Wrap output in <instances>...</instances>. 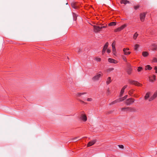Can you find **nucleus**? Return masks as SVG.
I'll return each instance as SVG.
<instances>
[{
	"mask_svg": "<svg viewBox=\"0 0 157 157\" xmlns=\"http://www.w3.org/2000/svg\"><path fill=\"white\" fill-rule=\"evenodd\" d=\"M102 75L101 72H99V73H97L96 75L93 77L92 79L94 81L98 80L102 76Z\"/></svg>",
	"mask_w": 157,
	"mask_h": 157,
	"instance_id": "obj_1",
	"label": "nucleus"
},
{
	"mask_svg": "<svg viewBox=\"0 0 157 157\" xmlns=\"http://www.w3.org/2000/svg\"><path fill=\"white\" fill-rule=\"evenodd\" d=\"M128 96L127 95H125L124 96L123 98H120L119 99H118L112 102L110 105H112L114 104H115L117 103V102H119L122 101H123L125 99H126L127 98V97Z\"/></svg>",
	"mask_w": 157,
	"mask_h": 157,
	"instance_id": "obj_2",
	"label": "nucleus"
},
{
	"mask_svg": "<svg viewBox=\"0 0 157 157\" xmlns=\"http://www.w3.org/2000/svg\"><path fill=\"white\" fill-rule=\"evenodd\" d=\"M126 110V111H131L133 112H135L136 111L135 109L134 108L126 107L122 108V111H125Z\"/></svg>",
	"mask_w": 157,
	"mask_h": 157,
	"instance_id": "obj_3",
	"label": "nucleus"
},
{
	"mask_svg": "<svg viewBox=\"0 0 157 157\" xmlns=\"http://www.w3.org/2000/svg\"><path fill=\"white\" fill-rule=\"evenodd\" d=\"M128 82L131 84L134 85L138 86H141L142 85L136 81L129 80Z\"/></svg>",
	"mask_w": 157,
	"mask_h": 157,
	"instance_id": "obj_4",
	"label": "nucleus"
},
{
	"mask_svg": "<svg viewBox=\"0 0 157 157\" xmlns=\"http://www.w3.org/2000/svg\"><path fill=\"white\" fill-rule=\"evenodd\" d=\"M71 6L73 8L75 9H77L79 7V5L78 3L77 2H72L71 3Z\"/></svg>",
	"mask_w": 157,
	"mask_h": 157,
	"instance_id": "obj_5",
	"label": "nucleus"
},
{
	"mask_svg": "<svg viewBox=\"0 0 157 157\" xmlns=\"http://www.w3.org/2000/svg\"><path fill=\"white\" fill-rule=\"evenodd\" d=\"M134 101L133 99L129 98L126 101L125 103L127 105H129L134 102Z\"/></svg>",
	"mask_w": 157,
	"mask_h": 157,
	"instance_id": "obj_6",
	"label": "nucleus"
},
{
	"mask_svg": "<svg viewBox=\"0 0 157 157\" xmlns=\"http://www.w3.org/2000/svg\"><path fill=\"white\" fill-rule=\"evenodd\" d=\"M129 50V48H124L123 49V51L124 52V54L125 55H128L130 54L131 52L127 51Z\"/></svg>",
	"mask_w": 157,
	"mask_h": 157,
	"instance_id": "obj_7",
	"label": "nucleus"
},
{
	"mask_svg": "<svg viewBox=\"0 0 157 157\" xmlns=\"http://www.w3.org/2000/svg\"><path fill=\"white\" fill-rule=\"evenodd\" d=\"M157 97V90L155 92L153 95L152 96L150 97L149 99V101H151L153 100Z\"/></svg>",
	"mask_w": 157,
	"mask_h": 157,
	"instance_id": "obj_8",
	"label": "nucleus"
},
{
	"mask_svg": "<svg viewBox=\"0 0 157 157\" xmlns=\"http://www.w3.org/2000/svg\"><path fill=\"white\" fill-rule=\"evenodd\" d=\"M80 118L84 121L87 120V117L85 114H82L80 116Z\"/></svg>",
	"mask_w": 157,
	"mask_h": 157,
	"instance_id": "obj_9",
	"label": "nucleus"
},
{
	"mask_svg": "<svg viewBox=\"0 0 157 157\" xmlns=\"http://www.w3.org/2000/svg\"><path fill=\"white\" fill-rule=\"evenodd\" d=\"M145 16L146 14L145 13H141L140 14V19L141 21H144Z\"/></svg>",
	"mask_w": 157,
	"mask_h": 157,
	"instance_id": "obj_10",
	"label": "nucleus"
},
{
	"mask_svg": "<svg viewBox=\"0 0 157 157\" xmlns=\"http://www.w3.org/2000/svg\"><path fill=\"white\" fill-rule=\"evenodd\" d=\"M108 61L109 63L114 64L117 63H118V62L116 60L111 58H109L108 59Z\"/></svg>",
	"mask_w": 157,
	"mask_h": 157,
	"instance_id": "obj_11",
	"label": "nucleus"
},
{
	"mask_svg": "<svg viewBox=\"0 0 157 157\" xmlns=\"http://www.w3.org/2000/svg\"><path fill=\"white\" fill-rule=\"evenodd\" d=\"M93 27L94 31L95 32H98L101 30L100 26H98L96 25H94Z\"/></svg>",
	"mask_w": 157,
	"mask_h": 157,
	"instance_id": "obj_12",
	"label": "nucleus"
},
{
	"mask_svg": "<svg viewBox=\"0 0 157 157\" xmlns=\"http://www.w3.org/2000/svg\"><path fill=\"white\" fill-rule=\"evenodd\" d=\"M96 140H94L92 141H91L88 143L87 144V146L88 147L94 145L96 143Z\"/></svg>",
	"mask_w": 157,
	"mask_h": 157,
	"instance_id": "obj_13",
	"label": "nucleus"
},
{
	"mask_svg": "<svg viewBox=\"0 0 157 157\" xmlns=\"http://www.w3.org/2000/svg\"><path fill=\"white\" fill-rule=\"evenodd\" d=\"M156 76L153 75L151 77H149V79L150 81L151 82H153L155 80Z\"/></svg>",
	"mask_w": 157,
	"mask_h": 157,
	"instance_id": "obj_14",
	"label": "nucleus"
},
{
	"mask_svg": "<svg viewBox=\"0 0 157 157\" xmlns=\"http://www.w3.org/2000/svg\"><path fill=\"white\" fill-rule=\"evenodd\" d=\"M151 49L153 50L154 51L157 49V45L155 44H153L152 45Z\"/></svg>",
	"mask_w": 157,
	"mask_h": 157,
	"instance_id": "obj_15",
	"label": "nucleus"
},
{
	"mask_svg": "<svg viewBox=\"0 0 157 157\" xmlns=\"http://www.w3.org/2000/svg\"><path fill=\"white\" fill-rule=\"evenodd\" d=\"M121 4H126L127 3H129V1L127 0H122L121 1Z\"/></svg>",
	"mask_w": 157,
	"mask_h": 157,
	"instance_id": "obj_16",
	"label": "nucleus"
},
{
	"mask_svg": "<svg viewBox=\"0 0 157 157\" xmlns=\"http://www.w3.org/2000/svg\"><path fill=\"white\" fill-rule=\"evenodd\" d=\"M150 92H147L145 96L144 97V99L145 100H147L150 96Z\"/></svg>",
	"mask_w": 157,
	"mask_h": 157,
	"instance_id": "obj_17",
	"label": "nucleus"
},
{
	"mask_svg": "<svg viewBox=\"0 0 157 157\" xmlns=\"http://www.w3.org/2000/svg\"><path fill=\"white\" fill-rule=\"evenodd\" d=\"M111 82V78L110 77H109L107 80L106 83V84L107 85H108Z\"/></svg>",
	"mask_w": 157,
	"mask_h": 157,
	"instance_id": "obj_18",
	"label": "nucleus"
},
{
	"mask_svg": "<svg viewBox=\"0 0 157 157\" xmlns=\"http://www.w3.org/2000/svg\"><path fill=\"white\" fill-rule=\"evenodd\" d=\"M148 55V53L147 52H142V55L144 57H146Z\"/></svg>",
	"mask_w": 157,
	"mask_h": 157,
	"instance_id": "obj_19",
	"label": "nucleus"
},
{
	"mask_svg": "<svg viewBox=\"0 0 157 157\" xmlns=\"http://www.w3.org/2000/svg\"><path fill=\"white\" fill-rule=\"evenodd\" d=\"M109 45V43L108 42H106L103 48V49L104 50H106L107 48V47H108Z\"/></svg>",
	"mask_w": 157,
	"mask_h": 157,
	"instance_id": "obj_20",
	"label": "nucleus"
},
{
	"mask_svg": "<svg viewBox=\"0 0 157 157\" xmlns=\"http://www.w3.org/2000/svg\"><path fill=\"white\" fill-rule=\"evenodd\" d=\"M138 36V34L137 33V32L135 33L134 34L133 36V38L134 40H136V38Z\"/></svg>",
	"mask_w": 157,
	"mask_h": 157,
	"instance_id": "obj_21",
	"label": "nucleus"
},
{
	"mask_svg": "<svg viewBox=\"0 0 157 157\" xmlns=\"http://www.w3.org/2000/svg\"><path fill=\"white\" fill-rule=\"evenodd\" d=\"M152 68L149 65H147L145 66V69L146 70H151Z\"/></svg>",
	"mask_w": 157,
	"mask_h": 157,
	"instance_id": "obj_22",
	"label": "nucleus"
},
{
	"mask_svg": "<svg viewBox=\"0 0 157 157\" xmlns=\"http://www.w3.org/2000/svg\"><path fill=\"white\" fill-rule=\"evenodd\" d=\"M140 45L138 44H136L134 46V49L135 50H137L138 48L139 47Z\"/></svg>",
	"mask_w": 157,
	"mask_h": 157,
	"instance_id": "obj_23",
	"label": "nucleus"
},
{
	"mask_svg": "<svg viewBox=\"0 0 157 157\" xmlns=\"http://www.w3.org/2000/svg\"><path fill=\"white\" fill-rule=\"evenodd\" d=\"M73 16L74 20L76 21L77 19V15L74 13H73Z\"/></svg>",
	"mask_w": 157,
	"mask_h": 157,
	"instance_id": "obj_24",
	"label": "nucleus"
},
{
	"mask_svg": "<svg viewBox=\"0 0 157 157\" xmlns=\"http://www.w3.org/2000/svg\"><path fill=\"white\" fill-rule=\"evenodd\" d=\"M80 139H81V138H80L79 137H76L75 138H74L72 140L74 142H75L80 140Z\"/></svg>",
	"mask_w": 157,
	"mask_h": 157,
	"instance_id": "obj_25",
	"label": "nucleus"
},
{
	"mask_svg": "<svg viewBox=\"0 0 157 157\" xmlns=\"http://www.w3.org/2000/svg\"><path fill=\"white\" fill-rule=\"evenodd\" d=\"M116 24V22H112L110 23L109 24V26H113L115 25Z\"/></svg>",
	"mask_w": 157,
	"mask_h": 157,
	"instance_id": "obj_26",
	"label": "nucleus"
},
{
	"mask_svg": "<svg viewBox=\"0 0 157 157\" xmlns=\"http://www.w3.org/2000/svg\"><path fill=\"white\" fill-rule=\"evenodd\" d=\"M85 93H78L76 95L78 97H80L82 95H83L84 94H85Z\"/></svg>",
	"mask_w": 157,
	"mask_h": 157,
	"instance_id": "obj_27",
	"label": "nucleus"
},
{
	"mask_svg": "<svg viewBox=\"0 0 157 157\" xmlns=\"http://www.w3.org/2000/svg\"><path fill=\"white\" fill-rule=\"evenodd\" d=\"M112 50L113 53L114 55H115L116 53V49L115 48V47H113L112 48Z\"/></svg>",
	"mask_w": 157,
	"mask_h": 157,
	"instance_id": "obj_28",
	"label": "nucleus"
},
{
	"mask_svg": "<svg viewBox=\"0 0 157 157\" xmlns=\"http://www.w3.org/2000/svg\"><path fill=\"white\" fill-rule=\"evenodd\" d=\"M121 30H120V29L119 28V27H118L117 28V29H115L114 30V32H120Z\"/></svg>",
	"mask_w": 157,
	"mask_h": 157,
	"instance_id": "obj_29",
	"label": "nucleus"
},
{
	"mask_svg": "<svg viewBox=\"0 0 157 157\" xmlns=\"http://www.w3.org/2000/svg\"><path fill=\"white\" fill-rule=\"evenodd\" d=\"M114 70V68H109L107 70V72H110Z\"/></svg>",
	"mask_w": 157,
	"mask_h": 157,
	"instance_id": "obj_30",
	"label": "nucleus"
},
{
	"mask_svg": "<svg viewBox=\"0 0 157 157\" xmlns=\"http://www.w3.org/2000/svg\"><path fill=\"white\" fill-rule=\"evenodd\" d=\"M153 62L156 63L157 62V59L155 57H153L152 60Z\"/></svg>",
	"mask_w": 157,
	"mask_h": 157,
	"instance_id": "obj_31",
	"label": "nucleus"
},
{
	"mask_svg": "<svg viewBox=\"0 0 157 157\" xmlns=\"http://www.w3.org/2000/svg\"><path fill=\"white\" fill-rule=\"evenodd\" d=\"M94 60L98 62H100L101 60V59L100 58L96 57L95 58Z\"/></svg>",
	"mask_w": 157,
	"mask_h": 157,
	"instance_id": "obj_32",
	"label": "nucleus"
},
{
	"mask_svg": "<svg viewBox=\"0 0 157 157\" xmlns=\"http://www.w3.org/2000/svg\"><path fill=\"white\" fill-rule=\"evenodd\" d=\"M143 69L141 67H138V69H137V71L138 72H140Z\"/></svg>",
	"mask_w": 157,
	"mask_h": 157,
	"instance_id": "obj_33",
	"label": "nucleus"
},
{
	"mask_svg": "<svg viewBox=\"0 0 157 157\" xmlns=\"http://www.w3.org/2000/svg\"><path fill=\"white\" fill-rule=\"evenodd\" d=\"M124 91L122 89L121 90V92H120V97L122 96V95L123 94Z\"/></svg>",
	"mask_w": 157,
	"mask_h": 157,
	"instance_id": "obj_34",
	"label": "nucleus"
},
{
	"mask_svg": "<svg viewBox=\"0 0 157 157\" xmlns=\"http://www.w3.org/2000/svg\"><path fill=\"white\" fill-rule=\"evenodd\" d=\"M122 59L124 61H126V58L125 56H122Z\"/></svg>",
	"mask_w": 157,
	"mask_h": 157,
	"instance_id": "obj_35",
	"label": "nucleus"
},
{
	"mask_svg": "<svg viewBox=\"0 0 157 157\" xmlns=\"http://www.w3.org/2000/svg\"><path fill=\"white\" fill-rule=\"evenodd\" d=\"M127 26V25L126 24H124L123 25H122L121 27L123 29H124L125 27H126Z\"/></svg>",
	"mask_w": 157,
	"mask_h": 157,
	"instance_id": "obj_36",
	"label": "nucleus"
},
{
	"mask_svg": "<svg viewBox=\"0 0 157 157\" xmlns=\"http://www.w3.org/2000/svg\"><path fill=\"white\" fill-rule=\"evenodd\" d=\"M115 45L116 42L115 41H114L112 43V48H113V47H115Z\"/></svg>",
	"mask_w": 157,
	"mask_h": 157,
	"instance_id": "obj_37",
	"label": "nucleus"
},
{
	"mask_svg": "<svg viewBox=\"0 0 157 157\" xmlns=\"http://www.w3.org/2000/svg\"><path fill=\"white\" fill-rule=\"evenodd\" d=\"M139 7V6H135L134 7V9L135 10H137Z\"/></svg>",
	"mask_w": 157,
	"mask_h": 157,
	"instance_id": "obj_38",
	"label": "nucleus"
},
{
	"mask_svg": "<svg viewBox=\"0 0 157 157\" xmlns=\"http://www.w3.org/2000/svg\"><path fill=\"white\" fill-rule=\"evenodd\" d=\"M92 100V99L91 98H88L87 99V101H91Z\"/></svg>",
	"mask_w": 157,
	"mask_h": 157,
	"instance_id": "obj_39",
	"label": "nucleus"
},
{
	"mask_svg": "<svg viewBox=\"0 0 157 157\" xmlns=\"http://www.w3.org/2000/svg\"><path fill=\"white\" fill-rule=\"evenodd\" d=\"M127 87V85H125L121 89L123 90L124 91V90L125 88H126Z\"/></svg>",
	"mask_w": 157,
	"mask_h": 157,
	"instance_id": "obj_40",
	"label": "nucleus"
},
{
	"mask_svg": "<svg viewBox=\"0 0 157 157\" xmlns=\"http://www.w3.org/2000/svg\"><path fill=\"white\" fill-rule=\"evenodd\" d=\"M106 50H104V49H103L102 52V55H103L105 53Z\"/></svg>",
	"mask_w": 157,
	"mask_h": 157,
	"instance_id": "obj_41",
	"label": "nucleus"
},
{
	"mask_svg": "<svg viewBox=\"0 0 157 157\" xmlns=\"http://www.w3.org/2000/svg\"><path fill=\"white\" fill-rule=\"evenodd\" d=\"M118 146L121 148H124V146L123 145H119Z\"/></svg>",
	"mask_w": 157,
	"mask_h": 157,
	"instance_id": "obj_42",
	"label": "nucleus"
},
{
	"mask_svg": "<svg viewBox=\"0 0 157 157\" xmlns=\"http://www.w3.org/2000/svg\"><path fill=\"white\" fill-rule=\"evenodd\" d=\"M131 68L129 69V71H128V73L129 74H130L131 73Z\"/></svg>",
	"mask_w": 157,
	"mask_h": 157,
	"instance_id": "obj_43",
	"label": "nucleus"
},
{
	"mask_svg": "<svg viewBox=\"0 0 157 157\" xmlns=\"http://www.w3.org/2000/svg\"><path fill=\"white\" fill-rule=\"evenodd\" d=\"M155 72L157 73V67H155Z\"/></svg>",
	"mask_w": 157,
	"mask_h": 157,
	"instance_id": "obj_44",
	"label": "nucleus"
},
{
	"mask_svg": "<svg viewBox=\"0 0 157 157\" xmlns=\"http://www.w3.org/2000/svg\"><path fill=\"white\" fill-rule=\"evenodd\" d=\"M107 52L108 53H109L110 52V50L108 49L107 50Z\"/></svg>",
	"mask_w": 157,
	"mask_h": 157,
	"instance_id": "obj_45",
	"label": "nucleus"
},
{
	"mask_svg": "<svg viewBox=\"0 0 157 157\" xmlns=\"http://www.w3.org/2000/svg\"><path fill=\"white\" fill-rule=\"evenodd\" d=\"M105 26H101V27H100V29H102V28H105Z\"/></svg>",
	"mask_w": 157,
	"mask_h": 157,
	"instance_id": "obj_46",
	"label": "nucleus"
},
{
	"mask_svg": "<svg viewBox=\"0 0 157 157\" xmlns=\"http://www.w3.org/2000/svg\"><path fill=\"white\" fill-rule=\"evenodd\" d=\"M119 28L120 29V30H122L123 29H122V28H121V26L120 27H119Z\"/></svg>",
	"mask_w": 157,
	"mask_h": 157,
	"instance_id": "obj_47",
	"label": "nucleus"
},
{
	"mask_svg": "<svg viewBox=\"0 0 157 157\" xmlns=\"http://www.w3.org/2000/svg\"><path fill=\"white\" fill-rule=\"evenodd\" d=\"M80 101H81L82 103H85V102L83 101H82L80 100Z\"/></svg>",
	"mask_w": 157,
	"mask_h": 157,
	"instance_id": "obj_48",
	"label": "nucleus"
},
{
	"mask_svg": "<svg viewBox=\"0 0 157 157\" xmlns=\"http://www.w3.org/2000/svg\"><path fill=\"white\" fill-rule=\"evenodd\" d=\"M67 59H68V56L67 57Z\"/></svg>",
	"mask_w": 157,
	"mask_h": 157,
	"instance_id": "obj_49",
	"label": "nucleus"
},
{
	"mask_svg": "<svg viewBox=\"0 0 157 157\" xmlns=\"http://www.w3.org/2000/svg\"><path fill=\"white\" fill-rule=\"evenodd\" d=\"M85 103L86 104H87V103Z\"/></svg>",
	"mask_w": 157,
	"mask_h": 157,
	"instance_id": "obj_50",
	"label": "nucleus"
}]
</instances>
